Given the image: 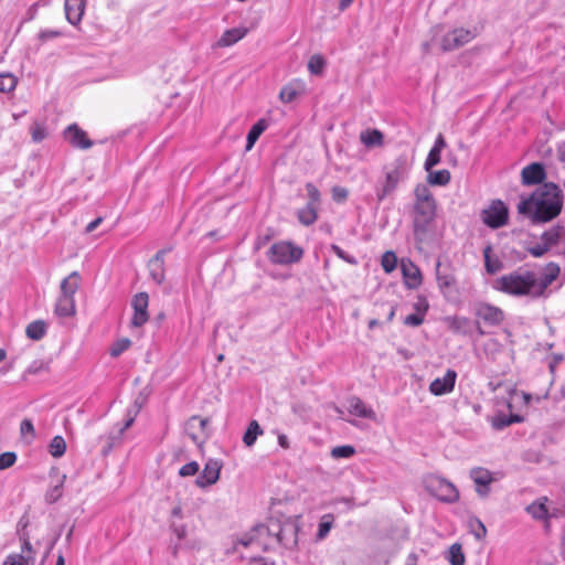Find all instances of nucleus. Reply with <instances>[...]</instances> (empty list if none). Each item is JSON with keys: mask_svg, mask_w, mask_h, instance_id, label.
Here are the masks:
<instances>
[{"mask_svg": "<svg viewBox=\"0 0 565 565\" xmlns=\"http://www.w3.org/2000/svg\"><path fill=\"white\" fill-rule=\"evenodd\" d=\"M563 199V191L556 183L545 182L519 202L518 212L534 224L547 223L562 212Z\"/></svg>", "mask_w": 565, "mask_h": 565, "instance_id": "f257e3e1", "label": "nucleus"}, {"mask_svg": "<svg viewBox=\"0 0 565 565\" xmlns=\"http://www.w3.org/2000/svg\"><path fill=\"white\" fill-rule=\"evenodd\" d=\"M535 285V273L518 269L494 280L493 288L514 297H539Z\"/></svg>", "mask_w": 565, "mask_h": 565, "instance_id": "f03ea898", "label": "nucleus"}, {"mask_svg": "<svg viewBox=\"0 0 565 565\" xmlns=\"http://www.w3.org/2000/svg\"><path fill=\"white\" fill-rule=\"evenodd\" d=\"M408 169L405 160L396 159L386 168L384 180L376 186L375 194L379 202L391 195L397 188L398 183L407 177Z\"/></svg>", "mask_w": 565, "mask_h": 565, "instance_id": "7ed1b4c3", "label": "nucleus"}, {"mask_svg": "<svg viewBox=\"0 0 565 565\" xmlns=\"http://www.w3.org/2000/svg\"><path fill=\"white\" fill-rule=\"evenodd\" d=\"M254 531L258 534L274 533L276 541L288 548L296 546L298 542L299 526L295 521H286L282 524L271 523L269 526L260 524Z\"/></svg>", "mask_w": 565, "mask_h": 565, "instance_id": "20e7f679", "label": "nucleus"}, {"mask_svg": "<svg viewBox=\"0 0 565 565\" xmlns=\"http://www.w3.org/2000/svg\"><path fill=\"white\" fill-rule=\"evenodd\" d=\"M436 203L414 204V236L419 243L424 242L430 225L436 217Z\"/></svg>", "mask_w": 565, "mask_h": 565, "instance_id": "39448f33", "label": "nucleus"}, {"mask_svg": "<svg viewBox=\"0 0 565 565\" xmlns=\"http://www.w3.org/2000/svg\"><path fill=\"white\" fill-rule=\"evenodd\" d=\"M424 484L431 495L443 502L452 503L459 499V491L455 484L439 476H427Z\"/></svg>", "mask_w": 565, "mask_h": 565, "instance_id": "423d86ee", "label": "nucleus"}, {"mask_svg": "<svg viewBox=\"0 0 565 565\" xmlns=\"http://www.w3.org/2000/svg\"><path fill=\"white\" fill-rule=\"evenodd\" d=\"M267 256L274 264L289 265L299 262L303 256V250L291 242L281 241L270 246Z\"/></svg>", "mask_w": 565, "mask_h": 565, "instance_id": "0eeeda50", "label": "nucleus"}, {"mask_svg": "<svg viewBox=\"0 0 565 565\" xmlns=\"http://www.w3.org/2000/svg\"><path fill=\"white\" fill-rule=\"evenodd\" d=\"M476 36L477 33L475 30L465 28L454 29L443 36L441 50L444 52L457 50L471 42Z\"/></svg>", "mask_w": 565, "mask_h": 565, "instance_id": "6e6552de", "label": "nucleus"}, {"mask_svg": "<svg viewBox=\"0 0 565 565\" xmlns=\"http://www.w3.org/2000/svg\"><path fill=\"white\" fill-rule=\"evenodd\" d=\"M508 207L500 201H493L488 209L482 211V221L491 228H499L508 222Z\"/></svg>", "mask_w": 565, "mask_h": 565, "instance_id": "1a4fd4ad", "label": "nucleus"}, {"mask_svg": "<svg viewBox=\"0 0 565 565\" xmlns=\"http://www.w3.org/2000/svg\"><path fill=\"white\" fill-rule=\"evenodd\" d=\"M148 305H149V296L147 292H139L135 295L131 301V306L134 309V316L131 318L132 327H141L143 326L148 319Z\"/></svg>", "mask_w": 565, "mask_h": 565, "instance_id": "9d476101", "label": "nucleus"}, {"mask_svg": "<svg viewBox=\"0 0 565 565\" xmlns=\"http://www.w3.org/2000/svg\"><path fill=\"white\" fill-rule=\"evenodd\" d=\"M206 425L207 419L201 418L200 416H192L186 420L184 431L194 444L201 446L207 437L205 433Z\"/></svg>", "mask_w": 565, "mask_h": 565, "instance_id": "9b49d317", "label": "nucleus"}, {"mask_svg": "<svg viewBox=\"0 0 565 565\" xmlns=\"http://www.w3.org/2000/svg\"><path fill=\"white\" fill-rule=\"evenodd\" d=\"M222 469V463L218 460L210 459L204 466L203 471L199 475L195 480V484L205 489L217 482L220 479V472Z\"/></svg>", "mask_w": 565, "mask_h": 565, "instance_id": "f8f14e48", "label": "nucleus"}, {"mask_svg": "<svg viewBox=\"0 0 565 565\" xmlns=\"http://www.w3.org/2000/svg\"><path fill=\"white\" fill-rule=\"evenodd\" d=\"M478 322L481 320L489 326H499L504 320L503 311L489 303H479L475 309Z\"/></svg>", "mask_w": 565, "mask_h": 565, "instance_id": "ddd939ff", "label": "nucleus"}, {"mask_svg": "<svg viewBox=\"0 0 565 565\" xmlns=\"http://www.w3.org/2000/svg\"><path fill=\"white\" fill-rule=\"evenodd\" d=\"M65 140L74 148L86 150L93 146V141L88 138L85 130L76 124L70 125L64 130Z\"/></svg>", "mask_w": 565, "mask_h": 565, "instance_id": "4468645a", "label": "nucleus"}, {"mask_svg": "<svg viewBox=\"0 0 565 565\" xmlns=\"http://www.w3.org/2000/svg\"><path fill=\"white\" fill-rule=\"evenodd\" d=\"M470 478L473 480L476 491L480 497L484 498L490 493V484L494 481L491 471L477 467L470 470Z\"/></svg>", "mask_w": 565, "mask_h": 565, "instance_id": "2eb2a0df", "label": "nucleus"}, {"mask_svg": "<svg viewBox=\"0 0 565 565\" xmlns=\"http://www.w3.org/2000/svg\"><path fill=\"white\" fill-rule=\"evenodd\" d=\"M546 178L544 164L533 162L525 166L521 171V180L524 185L541 184Z\"/></svg>", "mask_w": 565, "mask_h": 565, "instance_id": "dca6fc26", "label": "nucleus"}, {"mask_svg": "<svg viewBox=\"0 0 565 565\" xmlns=\"http://www.w3.org/2000/svg\"><path fill=\"white\" fill-rule=\"evenodd\" d=\"M457 379L454 370H447L443 377L435 379L429 385V392L435 396H441L452 392Z\"/></svg>", "mask_w": 565, "mask_h": 565, "instance_id": "f3484780", "label": "nucleus"}, {"mask_svg": "<svg viewBox=\"0 0 565 565\" xmlns=\"http://www.w3.org/2000/svg\"><path fill=\"white\" fill-rule=\"evenodd\" d=\"M164 254V249L157 252V254L148 263L150 278L157 285H161L166 278Z\"/></svg>", "mask_w": 565, "mask_h": 565, "instance_id": "a211bd4d", "label": "nucleus"}, {"mask_svg": "<svg viewBox=\"0 0 565 565\" xmlns=\"http://www.w3.org/2000/svg\"><path fill=\"white\" fill-rule=\"evenodd\" d=\"M558 274L559 267L554 263H550L545 267L541 277L535 274V288L539 297L544 294L545 289L557 278Z\"/></svg>", "mask_w": 565, "mask_h": 565, "instance_id": "6ab92c4d", "label": "nucleus"}, {"mask_svg": "<svg viewBox=\"0 0 565 565\" xmlns=\"http://www.w3.org/2000/svg\"><path fill=\"white\" fill-rule=\"evenodd\" d=\"M306 92V84L301 79H294L286 84L279 93V99L284 104L294 102L297 97L301 96Z\"/></svg>", "mask_w": 565, "mask_h": 565, "instance_id": "aec40b11", "label": "nucleus"}, {"mask_svg": "<svg viewBox=\"0 0 565 565\" xmlns=\"http://www.w3.org/2000/svg\"><path fill=\"white\" fill-rule=\"evenodd\" d=\"M85 6V0H66L64 3L66 20L71 24L77 25L82 21Z\"/></svg>", "mask_w": 565, "mask_h": 565, "instance_id": "412c9836", "label": "nucleus"}, {"mask_svg": "<svg viewBox=\"0 0 565 565\" xmlns=\"http://www.w3.org/2000/svg\"><path fill=\"white\" fill-rule=\"evenodd\" d=\"M348 412L351 415L361 418H369L372 420L376 418L375 412L356 396H352L348 399Z\"/></svg>", "mask_w": 565, "mask_h": 565, "instance_id": "4be33fe9", "label": "nucleus"}, {"mask_svg": "<svg viewBox=\"0 0 565 565\" xmlns=\"http://www.w3.org/2000/svg\"><path fill=\"white\" fill-rule=\"evenodd\" d=\"M247 34L246 28H233L226 30L221 38L215 42V47H228L239 40H242Z\"/></svg>", "mask_w": 565, "mask_h": 565, "instance_id": "5701e85b", "label": "nucleus"}, {"mask_svg": "<svg viewBox=\"0 0 565 565\" xmlns=\"http://www.w3.org/2000/svg\"><path fill=\"white\" fill-rule=\"evenodd\" d=\"M547 498H542L526 508V511L535 520H544L545 526H548V520L551 514L548 513V509L546 507Z\"/></svg>", "mask_w": 565, "mask_h": 565, "instance_id": "b1692460", "label": "nucleus"}, {"mask_svg": "<svg viewBox=\"0 0 565 565\" xmlns=\"http://www.w3.org/2000/svg\"><path fill=\"white\" fill-rule=\"evenodd\" d=\"M445 322L448 329L454 333L466 335L470 331V320L466 317H446Z\"/></svg>", "mask_w": 565, "mask_h": 565, "instance_id": "393cba45", "label": "nucleus"}, {"mask_svg": "<svg viewBox=\"0 0 565 565\" xmlns=\"http://www.w3.org/2000/svg\"><path fill=\"white\" fill-rule=\"evenodd\" d=\"M405 284L408 288L415 289L422 284V274L414 264H403L402 267Z\"/></svg>", "mask_w": 565, "mask_h": 565, "instance_id": "a878e982", "label": "nucleus"}, {"mask_svg": "<svg viewBox=\"0 0 565 565\" xmlns=\"http://www.w3.org/2000/svg\"><path fill=\"white\" fill-rule=\"evenodd\" d=\"M81 276L77 271H72L61 282V295L74 298L79 288Z\"/></svg>", "mask_w": 565, "mask_h": 565, "instance_id": "bb28decb", "label": "nucleus"}, {"mask_svg": "<svg viewBox=\"0 0 565 565\" xmlns=\"http://www.w3.org/2000/svg\"><path fill=\"white\" fill-rule=\"evenodd\" d=\"M55 313L60 317H71L75 315V299L60 295L55 305Z\"/></svg>", "mask_w": 565, "mask_h": 565, "instance_id": "cd10ccee", "label": "nucleus"}, {"mask_svg": "<svg viewBox=\"0 0 565 565\" xmlns=\"http://www.w3.org/2000/svg\"><path fill=\"white\" fill-rule=\"evenodd\" d=\"M268 122L265 119L257 120L256 124H254L247 135V142H246V151H249L259 136L267 129Z\"/></svg>", "mask_w": 565, "mask_h": 565, "instance_id": "c85d7f7f", "label": "nucleus"}, {"mask_svg": "<svg viewBox=\"0 0 565 565\" xmlns=\"http://www.w3.org/2000/svg\"><path fill=\"white\" fill-rule=\"evenodd\" d=\"M318 206L306 204L297 212L299 222L305 226L312 225L318 218Z\"/></svg>", "mask_w": 565, "mask_h": 565, "instance_id": "c756f323", "label": "nucleus"}, {"mask_svg": "<svg viewBox=\"0 0 565 565\" xmlns=\"http://www.w3.org/2000/svg\"><path fill=\"white\" fill-rule=\"evenodd\" d=\"M492 247L490 245L486 246L483 249L484 257V267L488 274H495L503 268L502 262L498 257H492Z\"/></svg>", "mask_w": 565, "mask_h": 565, "instance_id": "7c9ffc66", "label": "nucleus"}, {"mask_svg": "<svg viewBox=\"0 0 565 565\" xmlns=\"http://www.w3.org/2000/svg\"><path fill=\"white\" fill-rule=\"evenodd\" d=\"M333 523H334L333 514L328 513V514H324L321 516L319 525H318V531L316 533L317 542H320L328 536L329 532L331 531V529L333 526Z\"/></svg>", "mask_w": 565, "mask_h": 565, "instance_id": "2f4dec72", "label": "nucleus"}, {"mask_svg": "<svg viewBox=\"0 0 565 565\" xmlns=\"http://www.w3.org/2000/svg\"><path fill=\"white\" fill-rule=\"evenodd\" d=\"M263 433L258 422L252 420L243 435V443L246 447H252L256 443L257 437L263 435Z\"/></svg>", "mask_w": 565, "mask_h": 565, "instance_id": "473e14b6", "label": "nucleus"}, {"mask_svg": "<svg viewBox=\"0 0 565 565\" xmlns=\"http://www.w3.org/2000/svg\"><path fill=\"white\" fill-rule=\"evenodd\" d=\"M436 278H437V284H438V287L440 290L450 288L456 282V278L451 271L440 270L439 262L437 263V266H436Z\"/></svg>", "mask_w": 565, "mask_h": 565, "instance_id": "72a5a7b5", "label": "nucleus"}, {"mask_svg": "<svg viewBox=\"0 0 565 565\" xmlns=\"http://www.w3.org/2000/svg\"><path fill=\"white\" fill-rule=\"evenodd\" d=\"M523 422V417L520 416V415H510V416H507L504 414H497L493 418H492V426L493 428L495 429H503L514 423H521Z\"/></svg>", "mask_w": 565, "mask_h": 565, "instance_id": "f704fd0d", "label": "nucleus"}, {"mask_svg": "<svg viewBox=\"0 0 565 565\" xmlns=\"http://www.w3.org/2000/svg\"><path fill=\"white\" fill-rule=\"evenodd\" d=\"M25 333L30 339L39 341L46 333V323L42 320L33 321L28 324Z\"/></svg>", "mask_w": 565, "mask_h": 565, "instance_id": "c9c22d12", "label": "nucleus"}, {"mask_svg": "<svg viewBox=\"0 0 565 565\" xmlns=\"http://www.w3.org/2000/svg\"><path fill=\"white\" fill-rule=\"evenodd\" d=\"M360 139L366 147H375L383 143V135L376 129L362 131Z\"/></svg>", "mask_w": 565, "mask_h": 565, "instance_id": "e433bc0d", "label": "nucleus"}, {"mask_svg": "<svg viewBox=\"0 0 565 565\" xmlns=\"http://www.w3.org/2000/svg\"><path fill=\"white\" fill-rule=\"evenodd\" d=\"M427 172H428L427 181L431 185L444 186L450 182V172L446 169L438 170V171L430 170Z\"/></svg>", "mask_w": 565, "mask_h": 565, "instance_id": "4c0bfd02", "label": "nucleus"}, {"mask_svg": "<svg viewBox=\"0 0 565 565\" xmlns=\"http://www.w3.org/2000/svg\"><path fill=\"white\" fill-rule=\"evenodd\" d=\"M414 204L436 203L428 185L426 184H417L414 190Z\"/></svg>", "mask_w": 565, "mask_h": 565, "instance_id": "58836bf2", "label": "nucleus"}, {"mask_svg": "<svg viewBox=\"0 0 565 565\" xmlns=\"http://www.w3.org/2000/svg\"><path fill=\"white\" fill-rule=\"evenodd\" d=\"M65 476H62L58 482L52 486L45 493V500L49 503L56 502L63 494V484L65 481Z\"/></svg>", "mask_w": 565, "mask_h": 565, "instance_id": "ea45409f", "label": "nucleus"}, {"mask_svg": "<svg viewBox=\"0 0 565 565\" xmlns=\"http://www.w3.org/2000/svg\"><path fill=\"white\" fill-rule=\"evenodd\" d=\"M326 66V60L320 54H315L309 58L308 70L313 75H320Z\"/></svg>", "mask_w": 565, "mask_h": 565, "instance_id": "a19ab883", "label": "nucleus"}, {"mask_svg": "<svg viewBox=\"0 0 565 565\" xmlns=\"http://www.w3.org/2000/svg\"><path fill=\"white\" fill-rule=\"evenodd\" d=\"M448 561L451 565H463L465 564V555L462 553L461 545L456 543L452 544L449 548Z\"/></svg>", "mask_w": 565, "mask_h": 565, "instance_id": "79ce46f5", "label": "nucleus"}, {"mask_svg": "<svg viewBox=\"0 0 565 565\" xmlns=\"http://www.w3.org/2000/svg\"><path fill=\"white\" fill-rule=\"evenodd\" d=\"M66 450V443L62 436H55L50 444V454L55 457H62Z\"/></svg>", "mask_w": 565, "mask_h": 565, "instance_id": "37998d69", "label": "nucleus"}, {"mask_svg": "<svg viewBox=\"0 0 565 565\" xmlns=\"http://www.w3.org/2000/svg\"><path fill=\"white\" fill-rule=\"evenodd\" d=\"M559 236H561L559 227L551 228L542 234L541 243L546 245V247L550 249L554 244L557 243Z\"/></svg>", "mask_w": 565, "mask_h": 565, "instance_id": "c03bdc74", "label": "nucleus"}, {"mask_svg": "<svg viewBox=\"0 0 565 565\" xmlns=\"http://www.w3.org/2000/svg\"><path fill=\"white\" fill-rule=\"evenodd\" d=\"M17 86V78L10 73L0 74V92L9 93Z\"/></svg>", "mask_w": 565, "mask_h": 565, "instance_id": "a18cd8bd", "label": "nucleus"}, {"mask_svg": "<svg viewBox=\"0 0 565 565\" xmlns=\"http://www.w3.org/2000/svg\"><path fill=\"white\" fill-rule=\"evenodd\" d=\"M20 434L28 443H31L35 438V429L30 419L25 418L21 422Z\"/></svg>", "mask_w": 565, "mask_h": 565, "instance_id": "49530a36", "label": "nucleus"}, {"mask_svg": "<svg viewBox=\"0 0 565 565\" xmlns=\"http://www.w3.org/2000/svg\"><path fill=\"white\" fill-rule=\"evenodd\" d=\"M49 364L43 360L33 361L28 369L23 373V377L25 379L28 375H36L47 371Z\"/></svg>", "mask_w": 565, "mask_h": 565, "instance_id": "de8ad7c7", "label": "nucleus"}, {"mask_svg": "<svg viewBox=\"0 0 565 565\" xmlns=\"http://www.w3.org/2000/svg\"><path fill=\"white\" fill-rule=\"evenodd\" d=\"M381 265L385 273H392L397 265L396 255L393 252H385L382 256Z\"/></svg>", "mask_w": 565, "mask_h": 565, "instance_id": "09e8293b", "label": "nucleus"}, {"mask_svg": "<svg viewBox=\"0 0 565 565\" xmlns=\"http://www.w3.org/2000/svg\"><path fill=\"white\" fill-rule=\"evenodd\" d=\"M306 191H307V195L309 199L307 204L315 205V206L319 207L321 204V194H320V191L318 190V188L312 183H307Z\"/></svg>", "mask_w": 565, "mask_h": 565, "instance_id": "8fccbe9b", "label": "nucleus"}, {"mask_svg": "<svg viewBox=\"0 0 565 565\" xmlns=\"http://www.w3.org/2000/svg\"><path fill=\"white\" fill-rule=\"evenodd\" d=\"M355 454L354 447L350 445L337 446L331 449V456L335 459L350 458Z\"/></svg>", "mask_w": 565, "mask_h": 565, "instance_id": "3c124183", "label": "nucleus"}, {"mask_svg": "<svg viewBox=\"0 0 565 565\" xmlns=\"http://www.w3.org/2000/svg\"><path fill=\"white\" fill-rule=\"evenodd\" d=\"M440 154L441 151L433 148L430 149L424 163V168L426 171H430L435 166H437L440 162Z\"/></svg>", "mask_w": 565, "mask_h": 565, "instance_id": "603ef678", "label": "nucleus"}, {"mask_svg": "<svg viewBox=\"0 0 565 565\" xmlns=\"http://www.w3.org/2000/svg\"><path fill=\"white\" fill-rule=\"evenodd\" d=\"M469 524L477 540H481L487 535V529L479 519L475 518L470 520Z\"/></svg>", "mask_w": 565, "mask_h": 565, "instance_id": "864d4df0", "label": "nucleus"}, {"mask_svg": "<svg viewBox=\"0 0 565 565\" xmlns=\"http://www.w3.org/2000/svg\"><path fill=\"white\" fill-rule=\"evenodd\" d=\"M31 558L23 554H12L6 558L3 565H30Z\"/></svg>", "mask_w": 565, "mask_h": 565, "instance_id": "5fc2aeb1", "label": "nucleus"}, {"mask_svg": "<svg viewBox=\"0 0 565 565\" xmlns=\"http://www.w3.org/2000/svg\"><path fill=\"white\" fill-rule=\"evenodd\" d=\"M131 342L129 339H121L117 341L110 349V355L113 358L119 356L124 351L130 347Z\"/></svg>", "mask_w": 565, "mask_h": 565, "instance_id": "6e6d98bb", "label": "nucleus"}, {"mask_svg": "<svg viewBox=\"0 0 565 565\" xmlns=\"http://www.w3.org/2000/svg\"><path fill=\"white\" fill-rule=\"evenodd\" d=\"M17 461V455L12 451H7L0 455V470L8 469Z\"/></svg>", "mask_w": 565, "mask_h": 565, "instance_id": "4d7b16f0", "label": "nucleus"}, {"mask_svg": "<svg viewBox=\"0 0 565 565\" xmlns=\"http://www.w3.org/2000/svg\"><path fill=\"white\" fill-rule=\"evenodd\" d=\"M331 193L333 201L337 203L345 202L349 195V191L345 188L339 185L333 186Z\"/></svg>", "mask_w": 565, "mask_h": 565, "instance_id": "13d9d810", "label": "nucleus"}, {"mask_svg": "<svg viewBox=\"0 0 565 565\" xmlns=\"http://www.w3.org/2000/svg\"><path fill=\"white\" fill-rule=\"evenodd\" d=\"M199 472V465L196 461H191L184 466H182L179 470V475L181 477H190L194 476Z\"/></svg>", "mask_w": 565, "mask_h": 565, "instance_id": "bf43d9fd", "label": "nucleus"}, {"mask_svg": "<svg viewBox=\"0 0 565 565\" xmlns=\"http://www.w3.org/2000/svg\"><path fill=\"white\" fill-rule=\"evenodd\" d=\"M331 249L339 258L343 259L348 264L355 265L358 263L355 257L347 254L340 246L332 244Z\"/></svg>", "mask_w": 565, "mask_h": 565, "instance_id": "052dcab7", "label": "nucleus"}, {"mask_svg": "<svg viewBox=\"0 0 565 565\" xmlns=\"http://www.w3.org/2000/svg\"><path fill=\"white\" fill-rule=\"evenodd\" d=\"M413 308L416 311V313L425 316L429 308V305L424 296H418L417 300L413 303Z\"/></svg>", "mask_w": 565, "mask_h": 565, "instance_id": "680f3d73", "label": "nucleus"}, {"mask_svg": "<svg viewBox=\"0 0 565 565\" xmlns=\"http://www.w3.org/2000/svg\"><path fill=\"white\" fill-rule=\"evenodd\" d=\"M425 316L420 313H412L405 317L404 324L411 327H418L424 322Z\"/></svg>", "mask_w": 565, "mask_h": 565, "instance_id": "e2e57ef3", "label": "nucleus"}, {"mask_svg": "<svg viewBox=\"0 0 565 565\" xmlns=\"http://www.w3.org/2000/svg\"><path fill=\"white\" fill-rule=\"evenodd\" d=\"M62 35V32L57 31V30H42L40 33H39V39L42 41V42H45V41H49V40H52V39H55V38H58Z\"/></svg>", "mask_w": 565, "mask_h": 565, "instance_id": "0e129e2a", "label": "nucleus"}, {"mask_svg": "<svg viewBox=\"0 0 565 565\" xmlns=\"http://www.w3.org/2000/svg\"><path fill=\"white\" fill-rule=\"evenodd\" d=\"M548 250V248L546 247V245H544L543 243H540L533 247H531L529 249L530 254L534 257H541L543 256L546 252Z\"/></svg>", "mask_w": 565, "mask_h": 565, "instance_id": "69168bd1", "label": "nucleus"}, {"mask_svg": "<svg viewBox=\"0 0 565 565\" xmlns=\"http://www.w3.org/2000/svg\"><path fill=\"white\" fill-rule=\"evenodd\" d=\"M45 136H46V134H45V129L43 127L36 126L32 129V139L35 142L43 140L45 138Z\"/></svg>", "mask_w": 565, "mask_h": 565, "instance_id": "338daca9", "label": "nucleus"}, {"mask_svg": "<svg viewBox=\"0 0 565 565\" xmlns=\"http://www.w3.org/2000/svg\"><path fill=\"white\" fill-rule=\"evenodd\" d=\"M557 157H558L559 161L565 162V141H563L558 145Z\"/></svg>", "mask_w": 565, "mask_h": 565, "instance_id": "774afa93", "label": "nucleus"}]
</instances>
